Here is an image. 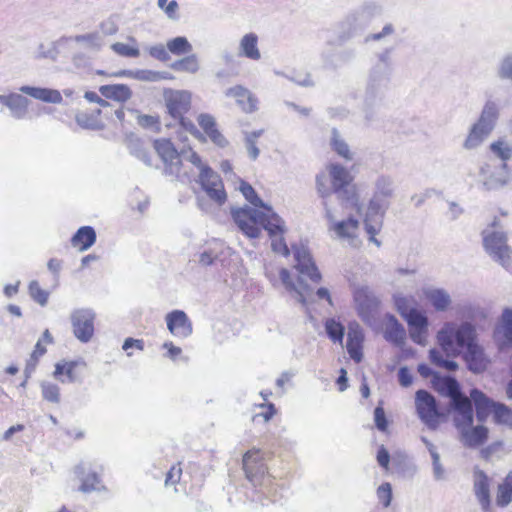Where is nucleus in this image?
<instances>
[{"instance_id": "nucleus-18", "label": "nucleus", "mask_w": 512, "mask_h": 512, "mask_svg": "<svg viewBox=\"0 0 512 512\" xmlns=\"http://www.w3.org/2000/svg\"><path fill=\"white\" fill-rule=\"evenodd\" d=\"M459 440L466 448L477 449L488 440L489 430L483 425H467L458 430Z\"/></svg>"}, {"instance_id": "nucleus-46", "label": "nucleus", "mask_w": 512, "mask_h": 512, "mask_svg": "<svg viewBox=\"0 0 512 512\" xmlns=\"http://www.w3.org/2000/svg\"><path fill=\"white\" fill-rule=\"evenodd\" d=\"M325 330L328 337L333 342L342 343L344 338L345 328L344 326L336 321L334 318H329L325 321Z\"/></svg>"}, {"instance_id": "nucleus-21", "label": "nucleus", "mask_w": 512, "mask_h": 512, "mask_svg": "<svg viewBox=\"0 0 512 512\" xmlns=\"http://www.w3.org/2000/svg\"><path fill=\"white\" fill-rule=\"evenodd\" d=\"M354 301L358 313L363 320H367L370 313L377 308L379 301L367 287H360L354 292Z\"/></svg>"}, {"instance_id": "nucleus-44", "label": "nucleus", "mask_w": 512, "mask_h": 512, "mask_svg": "<svg viewBox=\"0 0 512 512\" xmlns=\"http://www.w3.org/2000/svg\"><path fill=\"white\" fill-rule=\"evenodd\" d=\"M240 191L243 196L249 201L254 207L262 208L261 212H267L268 208H272L271 206L265 204L262 199L257 195L254 188L248 184L247 182L241 181Z\"/></svg>"}, {"instance_id": "nucleus-26", "label": "nucleus", "mask_w": 512, "mask_h": 512, "mask_svg": "<svg viewBox=\"0 0 512 512\" xmlns=\"http://www.w3.org/2000/svg\"><path fill=\"white\" fill-rule=\"evenodd\" d=\"M360 19L361 18L356 10H353L338 24V34L342 41L350 39L359 31L367 27Z\"/></svg>"}, {"instance_id": "nucleus-52", "label": "nucleus", "mask_w": 512, "mask_h": 512, "mask_svg": "<svg viewBox=\"0 0 512 512\" xmlns=\"http://www.w3.org/2000/svg\"><path fill=\"white\" fill-rule=\"evenodd\" d=\"M129 151L133 156L143 161L147 166L152 165L150 153L145 149L141 141L131 140L129 143Z\"/></svg>"}, {"instance_id": "nucleus-60", "label": "nucleus", "mask_w": 512, "mask_h": 512, "mask_svg": "<svg viewBox=\"0 0 512 512\" xmlns=\"http://www.w3.org/2000/svg\"><path fill=\"white\" fill-rule=\"evenodd\" d=\"M158 6L168 16L170 19H177V10H178V3L175 0H172L168 3V0H158Z\"/></svg>"}, {"instance_id": "nucleus-39", "label": "nucleus", "mask_w": 512, "mask_h": 512, "mask_svg": "<svg viewBox=\"0 0 512 512\" xmlns=\"http://www.w3.org/2000/svg\"><path fill=\"white\" fill-rule=\"evenodd\" d=\"M85 470H86V468L83 464H80L75 468V473L77 474L78 477L81 478V481H82L80 490L82 492H91V491L99 490L100 489L99 476L95 472L89 473L86 476H84Z\"/></svg>"}, {"instance_id": "nucleus-32", "label": "nucleus", "mask_w": 512, "mask_h": 512, "mask_svg": "<svg viewBox=\"0 0 512 512\" xmlns=\"http://www.w3.org/2000/svg\"><path fill=\"white\" fill-rule=\"evenodd\" d=\"M95 242L96 232L91 226L80 227L71 239L72 245L79 246L81 252L89 249Z\"/></svg>"}, {"instance_id": "nucleus-43", "label": "nucleus", "mask_w": 512, "mask_h": 512, "mask_svg": "<svg viewBox=\"0 0 512 512\" xmlns=\"http://www.w3.org/2000/svg\"><path fill=\"white\" fill-rule=\"evenodd\" d=\"M167 49L174 55L188 54L193 50L191 43L184 36H178L167 42Z\"/></svg>"}, {"instance_id": "nucleus-54", "label": "nucleus", "mask_w": 512, "mask_h": 512, "mask_svg": "<svg viewBox=\"0 0 512 512\" xmlns=\"http://www.w3.org/2000/svg\"><path fill=\"white\" fill-rule=\"evenodd\" d=\"M111 49L118 55L124 57L136 58L140 55V51L137 47H131L122 42H116L111 45Z\"/></svg>"}, {"instance_id": "nucleus-13", "label": "nucleus", "mask_w": 512, "mask_h": 512, "mask_svg": "<svg viewBox=\"0 0 512 512\" xmlns=\"http://www.w3.org/2000/svg\"><path fill=\"white\" fill-rule=\"evenodd\" d=\"M480 176L483 186L487 190H496L504 187L510 182L511 174L506 161L498 165L486 163L480 169Z\"/></svg>"}, {"instance_id": "nucleus-27", "label": "nucleus", "mask_w": 512, "mask_h": 512, "mask_svg": "<svg viewBox=\"0 0 512 512\" xmlns=\"http://www.w3.org/2000/svg\"><path fill=\"white\" fill-rule=\"evenodd\" d=\"M220 59L224 64V68H221L215 72V77L219 81H229L232 78H235L240 73V62L237 60L235 55L228 51L224 50L221 52Z\"/></svg>"}, {"instance_id": "nucleus-57", "label": "nucleus", "mask_w": 512, "mask_h": 512, "mask_svg": "<svg viewBox=\"0 0 512 512\" xmlns=\"http://www.w3.org/2000/svg\"><path fill=\"white\" fill-rule=\"evenodd\" d=\"M148 52L151 57L166 62L170 59L169 51L167 46L165 47L163 44H156L148 48Z\"/></svg>"}, {"instance_id": "nucleus-62", "label": "nucleus", "mask_w": 512, "mask_h": 512, "mask_svg": "<svg viewBox=\"0 0 512 512\" xmlns=\"http://www.w3.org/2000/svg\"><path fill=\"white\" fill-rule=\"evenodd\" d=\"M428 329L409 328L411 340L419 345H425Z\"/></svg>"}, {"instance_id": "nucleus-8", "label": "nucleus", "mask_w": 512, "mask_h": 512, "mask_svg": "<svg viewBox=\"0 0 512 512\" xmlns=\"http://www.w3.org/2000/svg\"><path fill=\"white\" fill-rule=\"evenodd\" d=\"M243 469L247 479L254 486L263 487L268 493L272 492L273 479L267 474V468L259 449L253 448L244 454Z\"/></svg>"}, {"instance_id": "nucleus-3", "label": "nucleus", "mask_w": 512, "mask_h": 512, "mask_svg": "<svg viewBox=\"0 0 512 512\" xmlns=\"http://www.w3.org/2000/svg\"><path fill=\"white\" fill-rule=\"evenodd\" d=\"M181 169L179 176H174L182 182L195 180L207 196L218 206H222L227 200V194L224 189L220 176L206 163L192 148L182 149L180 151Z\"/></svg>"}, {"instance_id": "nucleus-20", "label": "nucleus", "mask_w": 512, "mask_h": 512, "mask_svg": "<svg viewBox=\"0 0 512 512\" xmlns=\"http://www.w3.org/2000/svg\"><path fill=\"white\" fill-rule=\"evenodd\" d=\"M450 408L454 412L453 423L457 430L467 425H472L474 413L471 400L465 395L450 403Z\"/></svg>"}, {"instance_id": "nucleus-47", "label": "nucleus", "mask_w": 512, "mask_h": 512, "mask_svg": "<svg viewBox=\"0 0 512 512\" xmlns=\"http://www.w3.org/2000/svg\"><path fill=\"white\" fill-rule=\"evenodd\" d=\"M40 388L44 400L54 404L60 402V388L57 384L50 381H42Z\"/></svg>"}, {"instance_id": "nucleus-37", "label": "nucleus", "mask_w": 512, "mask_h": 512, "mask_svg": "<svg viewBox=\"0 0 512 512\" xmlns=\"http://www.w3.org/2000/svg\"><path fill=\"white\" fill-rule=\"evenodd\" d=\"M491 134L488 130L473 124L469 130V133L463 143V147L466 150H473L478 148L484 140Z\"/></svg>"}, {"instance_id": "nucleus-64", "label": "nucleus", "mask_w": 512, "mask_h": 512, "mask_svg": "<svg viewBox=\"0 0 512 512\" xmlns=\"http://www.w3.org/2000/svg\"><path fill=\"white\" fill-rule=\"evenodd\" d=\"M209 140L219 148H226L229 145L228 139L217 129L208 136Z\"/></svg>"}, {"instance_id": "nucleus-50", "label": "nucleus", "mask_w": 512, "mask_h": 512, "mask_svg": "<svg viewBox=\"0 0 512 512\" xmlns=\"http://www.w3.org/2000/svg\"><path fill=\"white\" fill-rule=\"evenodd\" d=\"M497 76L501 80L512 81V53L505 54L497 66Z\"/></svg>"}, {"instance_id": "nucleus-42", "label": "nucleus", "mask_w": 512, "mask_h": 512, "mask_svg": "<svg viewBox=\"0 0 512 512\" xmlns=\"http://www.w3.org/2000/svg\"><path fill=\"white\" fill-rule=\"evenodd\" d=\"M170 67L177 72L194 74L199 70L200 65L198 57L195 54H190L182 59L176 60Z\"/></svg>"}, {"instance_id": "nucleus-55", "label": "nucleus", "mask_w": 512, "mask_h": 512, "mask_svg": "<svg viewBox=\"0 0 512 512\" xmlns=\"http://www.w3.org/2000/svg\"><path fill=\"white\" fill-rule=\"evenodd\" d=\"M502 333L505 340L512 343V309H505L502 313Z\"/></svg>"}, {"instance_id": "nucleus-2", "label": "nucleus", "mask_w": 512, "mask_h": 512, "mask_svg": "<svg viewBox=\"0 0 512 512\" xmlns=\"http://www.w3.org/2000/svg\"><path fill=\"white\" fill-rule=\"evenodd\" d=\"M233 218L239 229L249 238H258L261 225L269 235L272 251L288 257L290 249L284 238L286 226L284 220L272 208L260 212L256 208H243L233 213Z\"/></svg>"}, {"instance_id": "nucleus-34", "label": "nucleus", "mask_w": 512, "mask_h": 512, "mask_svg": "<svg viewBox=\"0 0 512 512\" xmlns=\"http://www.w3.org/2000/svg\"><path fill=\"white\" fill-rule=\"evenodd\" d=\"M77 365V361H59L55 364L53 377L61 383H73L76 381L74 371Z\"/></svg>"}, {"instance_id": "nucleus-51", "label": "nucleus", "mask_w": 512, "mask_h": 512, "mask_svg": "<svg viewBox=\"0 0 512 512\" xmlns=\"http://www.w3.org/2000/svg\"><path fill=\"white\" fill-rule=\"evenodd\" d=\"M29 295L30 297L38 303L40 306H45L48 302L49 292L42 289L38 283V281L33 280L29 283Z\"/></svg>"}, {"instance_id": "nucleus-33", "label": "nucleus", "mask_w": 512, "mask_h": 512, "mask_svg": "<svg viewBox=\"0 0 512 512\" xmlns=\"http://www.w3.org/2000/svg\"><path fill=\"white\" fill-rule=\"evenodd\" d=\"M99 91L105 98L118 102H125L132 96V91L126 84L103 85Z\"/></svg>"}, {"instance_id": "nucleus-23", "label": "nucleus", "mask_w": 512, "mask_h": 512, "mask_svg": "<svg viewBox=\"0 0 512 512\" xmlns=\"http://www.w3.org/2000/svg\"><path fill=\"white\" fill-rule=\"evenodd\" d=\"M226 96L235 98L237 104L246 113H251L257 110V98L244 86L236 85L227 89Z\"/></svg>"}, {"instance_id": "nucleus-63", "label": "nucleus", "mask_w": 512, "mask_h": 512, "mask_svg": "<svg viewBox=\"0 0 512 512\" xmlns=\"http://www.w3.org/2000/svg\"><path fill=\"white\" fill-rule=\"evenodd\" d=\"M197 122L203 131L209 128H213V126L217 125L215 118L208 113L199 114L197 117Z\"/></svg>"}, {"instance_id": "nucleus-49", "label": "nucleus", "mask_w": 512, "mask_h": 512, "mask_svg": "<svg viewBox=\"0 0 512 512\" xmlns=\"http://www.w3.org/2000/svg\"><path fill=\"white\" fill-rule=\"evenodd\" d=\"M494 421L512 428V410L505 404L498 403L493 412Z\"/></svg>"}, {"instance_id": "nucleus-12", "label": "nucleus", "mask_w": 512, "mask_h": 512, "mask_svg": "<svg viewBox=\"0 0 512 512\" xmlns=\"http://www.w3.org/2000/svg\"><path fill=\"white\" fill-rule=\"evenodd\" d=\"M70 320L74 336L82 343L89 342L94 335V311L89 308L75 309Z\"/></svg>"}, {"instance_id": "nucleus-45", "label": "nucleus", "mask_w": 512, "mask_h": 512, "mask_svg": "<svg viewBox=\"0 0 512 512\" xmlns=\"http://www.w3.org/2000/svg\"><path fill=\"white\" fill-rule=\"evenodd\" d=\"M72 40L77 43H85L87 47L97 51L100 50L104 44V38L99 32L76 35Z\"/></svg>"}, {"instance_id": "nucleus-7", "label": "nucleus", "mask_w": 512, "mask_h": 512, "mask_svg": "<svg viewBox=\"0 0 512 512\" xmlns=\"http://www.w3.org/2000/svg\"><path fill=\"white\" fill-rule=\"evenodd\" d=\"M502 228L500 220L495 218L482 232L483 247L494 262L512 273V247L508 244V235Z\"/></svg>"}, {"instance_id": "nucleus-9", "label": "nucleus", "mask_w": 512, "mask_h": 512, "mask_svg": "<svg viewBox=\"0 0 512 512\" xmlns=\"http://www.w3.org/2000/svg\"><path fill=\"white\" fill-rule=\"evenodd\" d=\"M329 175L331 178L333 191L337 198L360 210L358 197L355 190L350 187L351 176L348 170L340 164H331L329 166Z\"/></svg>"}, {"instance_id": "nucleus-16", "label": "nucleus", "mask_w": 512, "mask_h": 512, "mask_svg": "<svg viewBox=\"0 0 512 512\" xmlns=\"http://www.w3.org/2000/svg\"><path fill=\"white\" fill-rule=\"evenodd\" d=\"M169 332L178 338H187L193 332L192 322L182 310H173L165 317Z\"/></svg>"}, {"instance_id": "nucleus-58", "label": "nucleus", "mask_w": 512, "mask_h": 512, "mask_svg": "<svg viewBox=\"0 0 512 512\" xmlns=\"http://www.w3.org/2000/svg\"><path fill=\"white\" fill-rule=\"evenodd\" d=\"M377 496L384 507H388L392 500V487L389 483L381 484L377 489Z\"/></svg>"}, {"instance_id": "nucleus-24", "label": "nucleus", "mask_w": 512, "mask_h": 512, "mask_svg": "<svg viewBox=\"0 0 512 512\" xmlns=\"http://www.w3.org/2000/svg\"><path fill=\"white\" fill-rule=\"evenodd\" d=\"M422 294L438 312L446 311L452 303L450 294L443 288H436L432 286L424 287L422 289Z\"/></svg>"}, {"instance_id": "nucleus-56", "label": "nucleus", "mask_w": 512, "mask_h": 512, "mask_svg": "<svg viewBox=\"0 0 512 512\" xmlns=\"http://www.w3.org/2000/svg\"><path fill=\"white\" fill-rule=\"evenodd\" d=\"M316 184H317V191L319 193V195L323 198V199H326L328 196H330L332 194L333 191V186L330 187L329 185V179L326 175L324 174H321V175H318L316 177ZM327 201L324 200L323 203Z\"/></svg>"}, {"instance_id": "nucleus-25", "label": "nucleus", "mask_w": 512, "mask_h": 512, "mask_svg": "<svg viewBox=\"0 0 512 512\" xmlns=\"http://www.w3.org/2000/svg\"><path fill=\"white\" fill-rule=\"evenodd\" d=\"M470 400L476 409V418L479 422H484L487 417L494 412L498 402L489 399L482 391L472 389L470 392Z\"/></svg>"}, {"instance_id": "nucleus-41", "label": "nucleus", "mask_w": 512, "mask_h": 512, "mask_svg": "<svg viewBox=\"0 0 512 512\" xmlns=\"http://www.w3.org/2000/svg\"><path fill=\"white\" fill-rule=\"evenodd\" d=\"M355 10L359 14L362 23H365L366 26H368L374 18L380 16L382 13L381 6L372 1L363 3Z\"/></svg>"}, {"instance_id": "nucleus-48", "label": "nucleus", "mask_w": 512, "mask_h": 512, "mask_svg": "<svg viewBox=\"0 0 512 512\" xmlns=\"http://www.w3.org/2000/svg\"><path fill=\"white\" fill-rule=\"evenodd\" d=\"M404 320L407 322L409 328L428 329L429 323L427 316L416 308L410 311L409 314L404 317Z\"/></svg>"}, {"instance_id": "nucleus-53", "label": "nucleus", "mask_w": 512, "mask_h": 512, "mask_svg": "<svg viewBox=\"0 0 512 512\" xmlns=\"http://www.w3.org/2000/svg\"><path fill=\"white\" fill-rule=\"evenodd\" d=\"M412 297H407L402 294L394 295V304L398 311V313L404 318L409 314L410 311H413L415 307L412 306L413 303Z\"/></svg>"}, {"instance_id": "nucleus-28", "label": "nucleus", "mask_w": 512, "mask_h": 512, "mask_svg": "<svg viewBox=\"0 0 512 512\" xmlns=\"http://www.w3.org/2000/svg\"><path fill=\"white\" fill-rule=\"evenodd\" d=\"M19 91L45 103L60 104L63 100L59 90L23 85Z\"/></svg>"}, {"instance_id": "nucleus-30", "label": "nucleus", "mask_w": 512, "mask_h": 512, "mask_svg": "<svg viewBox=\"0 0 512 512\" xmlns=\"http://www.w3.org/2000/svg\"><path fill=\"white\" fill-rule=\"evenodd\" d=\"M258 41V36L253 32L243 35L239 41L238 55L252 61H259L261 59V52Z\"/></svg>"}, {"instance_id": "nucleus-5", "label": "nucleus", "mask_w": 512, "mask_h": 512, "mask_svg": "<svg viewBox=\"0 0 512 512\" xmlns=\"http://www.w3.org/2000/svg\"><path fill=\"white\" fill-rule=\"evenodd\" d=\"M291 249L295 262L293 267L299 275L297 280L293 281L290 271L282 268L279 271L280 280L287 292L291 293L298 302L305 304L306 297L310 294L311 288L304 278H308L313 283H318L321 281L322 276L306 246L292 245Z\"/></svg>"}, {"instance_id": "nucleus-17", "label": "nucleus", "mask_w": 512, "mask_h": 512, "mask_svg": "<svg viewBox=\"0 0 512 512\" xmlns=\"http://www.w3.org/2000/svg\"><path fill=\"white\" fill-rule=\"evenodd\" d=\"M325 214L331 223L330 229L335 232L336 236L340 239L353 240L359 228V221L354 217H349L346 220L334 221V216L328 204L324 202Z\"/></svg>"}, {"instance_id": "nucleus-59", "label": "nucleus", "mask_w": 512, "mask_h": 512, "mask_svg": "<svg viewBox=\"0 0 512 512\" xmlns=\"http://www.w3.org/2000/svg\"><path fill=\"white\" fill-rule=\"evenodd\" d=\"M374 422L376 428L379 431L384 432L387 430L388 420L386 418L385 411L382 406H377L374 409Z\"/></svg>"}, {"instance_id": "nucleus-38", "label": "nucleus", "mask_w": 512, "mask_h": 512, "mask_svg": "<svg viewBox=\"0 0 512 512\" xmlns=\"http://www.w3.org/2000/svg\"><path fill=\"white\" fill-rule=\"evenodd\" d=\"M512 502V471H510L497 487L496 504L506 507Z\"/></svg>"}, {"instance_id": "nucleus-10", "label": "nucleus", "mask_w": 512, "mask_h": 512, "mask_svg": "<svg viewBox=\"0 0 512 512\" xmlns=\"http://www.w3.org/2000/svg\"><path fill=\"white\" fill-rule=\"evenodd\" d=\"M415 407L420 420L429 429L436 430L442 413L439 411L435 397L426 390H418L415 394Z\"/></svg>"}, {"instance_id": "nucleus-15", "label": "nucleus", "mask_w": 512, "mask_h": 512, "mask_svg": "<svg viewBox=\"0 0 512 512\" xmlns=\"http://www.w3.org/2000/svg\"><path fill=\"white\" fill-rule=\"evenodd\" d=\"M164 99L168 113L174 119H181L191 106V93L186 90H166Z\"/></svg>"}, {"instance_id": "nucleus-22", "label": "nucleus", "mask_w": 512, "mask_h": 512, "mask_svg": "<svg viewBox=\"0 0 512 512\" xmlns=\"http://www.w3.org/2000/svg\"><path fill=\"white\" fill-rule=\"evenodd\" d=\"M364 334L361 327L357 323L350 324L347 333L346 348L350 357L356 362H361L363 358L362 343Z\"/></svg>"}, {"instance_id": "nucleus-19", "label": "nucleus", "mask_w": 512, "mask_h": 512, "mask_svg": "<svg viewBox=\"0 0 512 512\" xmlns=\"http://www.w3.org/2000/svg\"><path fill=\"white\" fill-rule=\"evenodd\" d=\"M0 103L5 106L12 118L23 120L28 116V107L30 101L20 93L11 92L0 95Z\"/></svg>"}, {"instance_id": "nucleus-11", "label": "nucleus", "mask_w": 512, "mask_h": 512, "mask_svg": "<svg viewBox=\"0 0 512 512\" xmlns=\"http://www.w3.org/2000/svg\"><path fill=\"white\" fill-rule=\"evenodd\" d=\"M153 146L163 162L164 174L172 178L179 176L181 173L180 151H177L173 143L166 138L156 139Z\"/></svg>"}, {"instance_id": "nucleus-4", "label": "nucleus", "mask_w": 512, "mask_h": 512, "mask_svg": "<svg viewBox=\"0 0 512 512\" xmlns=\"http://www.w3.org/2000/svg\"><path fill=\"white\" fill-rule=\"evenodd\" d=\"M391 73L392 59L390 51L385 50L378 54V60L368 74L363 99V113L368 124L378 119L380 108L389 87Z\"/></svg>"}, {"instance_id": "nucleus-1", "label": "nucleus", "mask_w": 512, "mask_h": 512, "mask_svg": "<svg viewBox=\"0 0 512 512\" xmlns=\"http://www.w3.org/2000/svg\"><path fill=\"white\" fill-rule=\"evenodd\" d=\"M437 342L447 356H457L465 349L464 359L468 369L473 373L486 370L489 360L484 349L477 342L475 326L463 322L459 326L448 322L437 333Z\"/></svg>"}, {"instance_id": "nucleus-31", "label": "nucleus", "mask_w": 512, "mask_h": 512, "mask_svg": "<svg viewBox=\"0 0 512 512\" xmlns=\"http://www.w3.org/2000/svg\"><path fill=\"white\" fill-rule=\"evenodd\" d=\"M434 386L440 394L450 399V403L463 396L459 383L455 378L434 375Z\"/></svg>"}, {"instance_id": "nucleus-40", "label": "nucleus", "mask_w": 512, "mask_h": 512, "mask_svg": "<svg viewBox=\"0 0 512 512\" xmlns=\"http://www.w3.org/2000/svg\"><path fill=\"white\" fill-rule=\"evenodd\" d=\"M330 146L340 157L346 160H352L353 154L351 153L347 142L336 128H333L331 131Z\"/></svg>"}, {"instance_id": "nucleus-35", "label": "nucleus", "mask_w": 512, "mask_h": 512, "mask_svg": "<svg viewBox=\"0 0 512 512\" xmlns=\"http://www.w3.org/2000/svg\"><path fill=\"white\" fill-rule=\"evenodd\" d=\"M490 150L499 158L501 161H508L512 158V130L510 134L500 137L490 145Z\"/></svg>"}, {"instance_id": "nucleus-36", "label": "nucleus", "mask_w": 512, "mask_h": 512, "mask_svg": "<svg viewBox=\"0 0 512 512\" xmlns=\"http://www.w3.org/2000/svg\"><path fill=\"white\" fill-rule=\"evenodd\" d=\"M384 337L387 341H390L398 346L402 345L406 339L405 328L394 316L390 317L389 323L384 333Z\"/></svg>"}, {"instance_id": "nucleus-14", "label": "nucleus", "mask_w": 512, "mask_h": 512, "mask_svg": "<svg viewBox=\"0 0 512 512\" xmlns=\"http://www.w3.org/2000/svg\"><path fill=\"white\" fill-rule=\"evenodd\" d=\"M490 484L489 476L479 467H475L473 469V492L482 512H492Z\"/></svg>"}, {"instance_id": "nucleus-6", "label": "nucleus", "mask_w": 512, "mask_h": 512, "mask_svg": "<svg viewBox=\"0 0 512 512\" xmlns=\"http://www.w3.org/2000/svg\"><path fill=\"white\" fill-rule=\"evenodd\" d=\"M395 194V184L392 177L380 175L376 178L373 195L368 203L365 213L366 222L372 233L381 229L386 211L391 205Z\"/></svg>"}, {"instance_id": "nucleus-61", "label": "nucleus", "mask_w": 512, "mask_h": 512, "mask_svg": "<svg viewBox=\"0 0 512 512\" xmlns=\"http://www.w3.org/2000/svg\"><path fill=\"white\" fill-rule=\"evenodd\" d=\"M75 120L81 128L94 129L96 127V119L86 113H78Z\"/></svg>"}, {"instance_id": "nucleus-29", "label": "nucleus", "mask_w": 512, "mask_h": 512, "mask_svg": "<svg viewBox=\"0 0 512 512\" xmlns=\"http://www.w3.org/2000/svg\"><path fill=\"white\" fill-rule=\"evenodd\" d=\"M499 116L500 108L498 103L494 100H487L475 124L489 132H492L497 124Z\"/></svg>"}]
</instances>
